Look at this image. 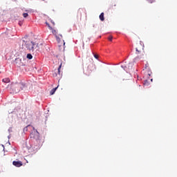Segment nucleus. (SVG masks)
<instances>
[{
    "mask_svg": "<svg viewBox=\"0 0 177 177\" xmlns=\"http://www.w3.org/2000/svg\"><path fill=\"white\" fill-rule=\"evenodd\" d=\"M27 88L26 83L21 82L19 83H12L10 86V89H11L12 93H19L20 91H24Z\"/></svg>",
    "mask_w": 177,
    "mask_h": 177,
    "instance_id": "obj_1",
    "label": "nucleus"
},
{
    "mask_svg": "<svg viewBox=\"0 0 177 177\" xmlns=\"http://www.w3.org/2000/svg\"><path fill=\"white\" fill-rule=\"evenodd\" d=\"M30 138L34 139L37 142V145H32L29 150L30 151L35 153L39 150V133H38V131H36L35 133H31Z\"/></svg>",
    "mask_w": 177,
    "mask_h": 177,
    "instance_id": "obj_2",
    "label": "nucleus"
},
{
    "mask_svg": "<svg viewBox=\"0 0 177 177\" xmlns=\"http://www.w3.org/2000/svg\"><path fill=\"white\" fill-rule=\"evenodd\" d=\"M15 62H16L18 67H22L24 66H26V62H25L24 59H21L20 58H17L15 59Z\"/></svg>",
    "mask_w": 177,
    "mask_h": 177,
    "instance_id": "obj_3",
    "label": "nucleus"
},
{
    "mask_svg": "<svg viewBox=\"0 0 177 177\" xmlns=\"http://www.w3.org/2000/svg\"><path fill=\"white\" fill-rule=\"evenodd\" d=\"M34 46H35V44H34V42H32V41H26V47L29 50H34Z\"/></svg>",
    "mask_w": 177,
    "mask_h": 177,
    "instance_id": "obj_4",
    "label": "nucleus"
},
{
    "mask_svg": "<svg viewBox=\"0 0 177 177\" xmlns=\"http://www.w3.org/2000/svg\"><path fill=\"white\" fill-rule=\"evenodd\" d=\"M143 49H145V45L142 44V43L138 44H137V47L136 48V53H140V52H142V50H143Z\"/></svg>",
    "mask_w": 177,
    "mask_h": 177,
    "instance_id": "obj_5",
    "label": "nucleus"
},
{
    "mask_svg": "<svg viewBox=\"0 0 177 177\" xmlns=\"http://www.w3.org/2000/svg\"><path fill=\"white\" fill-rule=\"evenodd\" d=\"M115 6H117V3H115V2L111 3L108 8L109 12H113L115 10Z\"/></svg>",
    "mask_w": 177,
    "mask_h": 177,
    "instance_id": "obj_6",
    "label": "nucleus"
},
{
    "mask_svg": "<svg viewBox=\"0 0 177 177\" xmlns=\"http://www.w3.org/2000/svg\"><path fill=\"white\" fill-rule=\"evenodd\" d=\"M84 74H85V75H87L88 77H89V75L92 74V69H91L90 66H88L87 68L84 71Z\"/></svg>",
    "mask_w": 177,
    "mask_h": 177,
    "instance_id": "obj_7",
    "label": "nucleus"
},
{
    "mask_svg": "<svg viewBox=\"0 0 177 177\" xmlns=\"http://www.w3.org/2000/svg\"><path fill=\"white\" fill-rule=\"evenodd\" d=\"M12 165L17 167H20L23 165V162L21 161H13L12 162Z\"/></svg>",
    "mask_w": 177,
    "mask_h": 177,
    "instance_id": "obj_8",
    "label": "nucleus"
},
{
    "mask_svg": "<svg viewBox=\"0 0 177 177\" xmlns=\"http://www.w3.org/2000/svg\"><path fill=\"white\" fill-rule=\"evenodd\" d=\"M52 32L54 35H55L57 41L59 42V41H60V38L59 37V36H57V31L56 30H53Z\"/></svg>",
    "mask_w": 177,
    "mask_h": 177,
    "instance_id": "obj_9",
    "label": "nucleus"
},
{
    "mask_svg": "<svg viewBox=\"0 0 177 177\" xmlns=\"http://www.w3.org/2000/svg\"><path fill=\"white\" fill-rule=\"evenodd\" d=\"M100 20L101 21H104V12H102L99 16Z\"/></svg>",
    "mask_w": 177,
    "mask_h": 177,
    "instance_id": "obj_10",
    "label": "nucleus"
},
{
    "mask_svg": "<svg viewBox=\"0 0 177 177\" xmlns=\"http://www.w3.org/2000/svg\"><path fill=\"white\" fill-rule=\"evenodd\" d=\"M2 82H4V84H9V82H10V79H9V77H6L3 79Z\"/></svg>",
    "mask_w": 177,
    "mask_h": 177,
    "instance_id": "obj_11",
    "label": "nucleus"
},
{
    "mask_svg": "<svg viewBox=\"0 0 177 177\" xmlns=\"http://www.w3.org/2000/svg\"><path fill=\"white\" fill-rule=\"evenodd\" d=\"M57 88H59V86L53 88L50 92V95H55V92H56Z\"/></svg>",
    "mask_w": 177,
    "mask_h": 177,
    "instance_id": "obj_12",
    "label": "nucleus"
},
{
    "mask_svg": "<svg viewBox=\"0 0 177 177\" xmlns=\"http://www.w3.org/2000/svg\"><path fill=\"white\" fill-rule=\"evenodd\" d=\"M62 68V64L59 65L58 69H57V73L58 75L60 77L62 75V71H60Z\"/></svg>",
    "mask_w": 177,
    "mask_h": 177,
    "instance_id": "obj_13",
    "label": "nucleus"
},
{
    "mask_svg": "<svg viewBox=\"0 0 177 177\" xmlns=\"http://www.w3.org/2000/svg\"><path fill=\"white\" fill-rule=\"evenodd\" d=\"M27 59H28L29 60H31V59H32V55L31 54H28L26 56Z\"/></svg>",
    "mask_w": 177,
    "mask_h": 177,
    "instance_id": "obj_14",
    "label": "nucleus"
},
{
    "mask_svg": "<svg viewBox=\"0 0 177 177\" xmlns=\"http://www.w3.org/2000/svg\"><path fill=\"white\" fill-rule=\"evenodd\" d=\"M46 26H48V28H50V30H53L52 26H50V25L49 24V23L46 22Z\"/></svg>",
    "mask_w": 177,
    "mask_h": 177,
    "instance_id": "obj_15",
    "label": "nucleus"
},
{
    "mask_svg": "<svg viewBox=\"0 0 177 177\" xmlns=\"http://www.w3.org/2000/svg\"><path fill=\"white\" fill-rule=\"evenodd\" d=\"M122 68H124V70H128V67H127V64L122 66Z\"/></svg>",
    "mask_w": 177,
    "mask_h": 177,
    "instance_id": "obj_16",
    "label": "nucleus"
},
{
    "mask_svg": "<svg viewBox=\"0 0 177 177\" xmlns=\"http://www.w3.org/2000/svg\"><path fill=\"white\" fill-rule=\"evenodd\" d=\"M23 16H24V17H28V13L24 12V13L23 14Z\"/></svg>",
    "mask_w": 177,
    "mask_h": 177,
    "instance_id": "obj_17",
    "label": "nucleus"
},
{
    "mask_svg": "<svg viewBox=\"0 0 177 177\" xmlns=\"http://www.w3.org/2000/svg\"><path fill=\"white\" fill-rule=\"evenodd\" d=\"M109 41H113V36H109L108 38Z\"/></svg>",
    "mask_w": 177,
    "mask_h": 177,
    "instance_id": "obj_18",
    "label": "nucleus"
},
{
    "mask_svg": "<svg viewBox=\"0 0 177 177\" xmlns=\"http://www.w3.org/2000/svg\"><path fill=\"white\" fill-rule=\"evenodd\" d=\"M149 3H153L154 2V0H147Z\"/></svg>",
    "mask_w": 177,
    "mask_h": 177,
    "instance_id": "obj_19",
    "label": "nucleus"
},
{
    "mask_svg": "<svg viewBox=\"0 0 177 177\" xmlns=\"http://www.w3.org/2000/svg\"><path fill=\"white\" fill-rule=\"evenodd\" d=\"M147 74L150 77V75H151V71H148Z\"/></svg>",
    "mask_w": 177,
    "mask_h": 177,
    "instance_id": "obj_20",
    "label": "nucleus"
},
{
    "mask_svg": "<svg viewBox=\"0 0 177 177\" xmlns=\"http://www.w3.org/2000/svg\"><path fill=\"white\" fill-rule=\"evenodd\" d=\"M50 22L51 23V24H53V26H55V21H53V20H50Z\"/></svg>",
    "mask_w": 177,
    "mask_h": 177,
    "instance_id": "obj_21",
    "label": "nucleus"
},
{
    "mask_svg": "<svg viewBox=\"0 0 177 177\" xmlns=\"http://www.w3.org/2000/svg\"><path fill=\"white\" fill-rule=\"evenodd\" d=\"M94 57H95V59H99V55H94Z\"/></svg>",
    "mask_w": 177,
    "mask_h": 177,
    "instance_id": "obj_22",
    "label": "nucleus"
},
{
    "mask_svg": "<svg viewBox=\"0 0 177 177\" xmlns=\"http://www.w3.org/2000/svg\"><path fill=\"white\" fill-rule=\"evenodd\" d=\"M28 127H30V125H28L26 127H25V128L24 129V131H27V128H28Z\"/></svg>",
    "mask_w": 177,
    "mask_h": 177,
    "instance_id": "obj_23",
    "label": "nucleus"
},
{
    "mask_svg": "<svg viewBox=\"0 0 177 177\" xmlns=\"http://www.w3.org/2000/svg\"><path fill=\"white\" fill-rule=\"evenodd\" d=\"M53 77H57V73L53 74Z\"/></svg>",
    "mask_w": 177,
    "mask_h": 177,
    "instance_id": "obj_24",
    "label": "nucleus"
},
{
    "mask_svg": "<svg viewBox=\"0 0 177 177\" xmlns=\"http://www.w3.org/2000/svg\"><path fill=\"white\" fill-rule=\"evenodd\" d=\"M77 13H78L79 15H81V11L79 10V11L77 12Z\"/></svg>",
    "mask_w": 177,
    "mask_h": 177,
    "instance_id": "obj_25",
    "label": "nucleus"
},
{
    "mask_svg": "<svg viewBox=\"0 0 177 177\" xmlns=\"http://www.w3.org/2000/svg\"><path fill=\"white\" fill-rule=\"evenodd\" d=\"M59 37H61V38H63V36L62 35H59Z\"/></svg>",
    "mask_w": 177,
    "mask_h": 177,
    "instance_id": "obj_26",
    "label": "nucleus"
},
{
    "mask_svg": "<svg viewBox=\"0 0 177 177\" xmlns=\"http://www.w3.org/2000/svg\"><path fill=\"white\" fill-rule=\"evenodd\" d=\"M63 44H64V45H66V43L64 42V41H63Z\"/></svg>",
    "mask_w": 177,
    "mask_h": 177,
    "instance_id": "obj_27",
    "label": "nucleus"
},
{
    "mask_svg": "<svg viewBox=\"0 0 177 177\" xmlns=\"http://www.w3.org/2000/svg\"><path fill=\"white\" fill-rule=\"evenodd\" d=\"M145 66H146V68H147V66H149V64H146Z\"/></svg>",
    "mask_w": 177,
    "mask_h": 177,
    "instance_id": "obj_28",
    "label": "nucleus"
}]
</instances>
